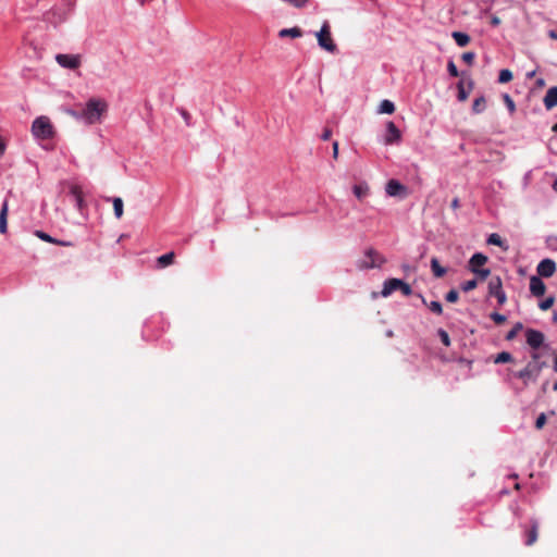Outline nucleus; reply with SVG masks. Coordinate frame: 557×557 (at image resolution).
<instances>
[{
	"label": "nucleus",
	"instance_id": "412c9836",
	"mask_svg": "<svg viewBox=\"0 0 557 557\" xmlns=\"http://www.w3.org/2000/svg\"><path fill=\"white\" fill-rule=\"evenodd\" d=\"M301 36H302V30L298 26H295L292 28H283L278 32L280 38H285V37L299 38Z\"/></svg>",
	"mask_w": 557,
	"mask_h": 557
},
{
	"label": "nucleus",
	"instance_id": "c9c22d12",
	"mask_svg": "<svg viewBox=\"0 0 557 557\" xmlns=\"http://www.w3.org/2000/svg\"><path fill=\"white\" fill-rule=\"evenodd\" d=\"M476 286H478L476 280H469L461 284V289L467 293V292H470V290L476 288Z\"/></svg>",
	"mask_w": 557,
	"mask_h": 557
},
{
	"label": "nucleus",
	"instance_id": "cd10ccee",
	"mask_svg": "<svg viewBox=\"0 0 557 557\" xmlns=\"http://www.w3.org/2000/svg\"><path fill=\"white\" fill-rule=\"evenodd\" d=\"M380 113L392 114L395 112V106L389 100H383L379 108Z\"/></svg>",
	"mask_w": 557,
	"mask_h": 557
},
{
	"label": "nucleus",
	"instance_id": "58836bf2",
	"mask_svg": "<svg viewBox=\"0 0 557 557\" xmlns=\"http://www.w3.org/2000/svg\"><path fill=\"white\" fill-rule=\"evenodd\" d=\"M35 235L40 238L44 242L53 244L55 242V238L51 237L49 234L42 232V231H36Z\"/></svg>",
	"mask_w": 557,
	"mask_h": 557
},
{
	"label": "nucleus",
	"instance_id": "9d476101",
	"mask_svg": "<svg viewBox=\"0 0 557 557\" xmlns=\"http://www.w3.org/2000/svg\"><path fill=\"white\" fill-rule=\"evenodd\" d=\"M539 529H540L539 521L536 519H531L530 527L528 529L525 528V530H524V535H525L524 544L527 546H532L537 541Z\"/></svg>",
	"mask_w": 557,
	"mask_h": 557
},
{
	"label": "nucleus",
	"instance_id": "aec40b11",
	"mask_svg": "<svg viewBox=\"0 0 557 557\" xmlns=\"http://www.w3.org/2000/svg\"><path fill=\"white\" fill-rule=\"evenodd\" d=\"M175 260V253L173 251H170L165 255L160 256L157 258V264L158 268L163 269L174 263Z\"/></svg>",
	"mask_w": 557,
	"mask_h": 557
},
{
	"label": "nucleus",
	"instance_id": "a211bd4d",
	"mask_svg": "<svg viewBox=\"0 0 557 557\" xmlns=\"http://www.w3.org/2000/svg\"><path fill=\"white\" fill-rule=\"evenodd\" d=\"M468 86H469V90L467 91L465 89V85H463V78L457 84V89H458V95H457V98L459 101L463 102L468 99L469 97V92L472 90L473 88V81L469 78L468 81Z\"/></svg>",
	"mask_w": 557,
	"mask_h": 557
},
{
	"label": "nucleus",
	"instance_id": "2eb2a0df",
	"mask_svg": "<svg viewBox=\"0 0 557 557\" xmlns=\"http://www.w3.org/2000/svg\"><path fill=\"white\" fill-rule=\"evenodd\" d=\"M530 292L535 297H541L546 292L544 282L539 276H531L530 278Z\"/></svg>",
	"mask_w": 557,
	"mask_h": 557
},
{
	"label": "nucleus",
	"instance_id": "f257e3e1",
	"mask_svg": "<svg viewBox=\"0 0 557 557\" xmlns=\"http://www.w3.org/2000/svg\"><path fill=\"white\" fill-rule=\"evenodd\" d=\"M109 104L104 99L91 97L88 99L84 109L79 113L70 111V114L75 119H82L88 125H94L102 121V117L107 114Z\"/></svg>",
	"mask_w": 557,
	"mask_h": 557
},
{
	"label": "nucleus",
	"instance_id": "f704fd0d",
	"mask_svg": "<svg viewBox=\"0 0 557 557\" xmlns=\"http://www.w3.org/2000/svg\"><path fill=\"white\" fill-rule=\"evenodd\" d=\"M554 302H555V298L553 296H550V297H547L546 299H544L543 301H541L539 304V307L541 310L546 311L553 307Z\"/></svg>",
	"mask_w": 557,
	"mask_h": 557
},
{
	"label": "nucleus",
	"instance_id": "f3484780",
	"mask_svg": "<svg viewBox=\"0 0 557 557\" xmlns=\"http://www.w3.org/2000/svg\"><path fill=\"white\" fill-rule=\"evenodd\" d=\"M543 101L547 110H552L557 106V86L550 87L547 90Z\"/></svg>",
	"mask_w": 557,
	"mask_h": 557
},
{
	"label": "nucleus",
	"instance_id": "09e8293b",
	"mask_svg": "<svg viewBox=\"0 0 557 557\" xmlns=\"http://www.w3.org/2000/svg\"><path fill=\"white\" fill-rule=\"evenodd\" d=\"M53 244L54 245H59V246H63V247H70V246L73 245L71 242L59 240V239H55V242Z\"/></svg>",
	"mask_w": 557,
	"mask_h": 557
},
{
	"label": "nucleus",
	"instance_id": "1a4fd4ad",
	"mask_svg": "<svg viewBox=\"0 0 557 557\" xmlns=\"http://www.w3.org/2000/svg\"><path fill=\"white\" fill-rule=\"evenodd\" d=\"M385 191L391 197H407V187L396 180H389L386 184Z\"/></svg>",
	"mask_w": 557,
	"mask_h": 557
},
{
	"label": "nucleus",
	"instance_id": "49530a36",
	"mask_svg": "<svg viewBox=\"0 0 557 557\" xmlns=\"http://www.w3.org/2000/svg\"><path fill=\"white\" fill-rule=\"evenodd\" d=\"M180 113H181L182 117L184 119V121L186 122V124L188 125L189 120H190V114L185 109H180Z\"/></svg>",
	"mask_w": 557,
	"mask_h": 557
},
{
	"label": "nucleus",
	"instance_id": "79ce46f5",
	"mask_svg": "<svg viewBox=\"0 0 557 557\" xmlns=\"http://www.w3.org/2000/svg\"><path fill=\"white\" fill-rule=\"evenodd\" d=\"M490 318L498 325L506 322V317L504 314H500L498 312L491 313Z\"/></svg>",
	"mask_w": 557,
	"mask_h": 557
},
{
	"label": "nucleus",
	"instance_id": "dca6fc26",
	"mask_svg": "<svg viewBox=\"0 0 557 557\" xmlns=\"http://www.w3.org/2000/svg\"><path fill=\"white\" fill-rule=\"evenodd\" d=\"M70 194L73 196L76 207L79 211H82L86 207V202L84 200V194L82 187L76 184H72L70 186Z\"/></svg>",
	"mask_w": 557,
	"mask_h": 557
},
{
	"label": "nucleus",
	"instance_id": "5701e85b",
	"mask_svg": "<svg viewBox=\"0 0 557 557\" xmlns=\"http://www.w3.org/2000/svg\"><path fill=\"white\" fill-rule=\"evenodd\" d=\"M503 289V283L499 276H494L488 282V294L494 296Z\"/></svg>",
	"mask_w": 557,
	"mask_h": 557
},
{
	"label": "nucleus",
	"instance_id": "c85d7f7f",
	"mask_svg": "<svg viewBox=\"0 0 557 557\" xmlns=\"http://www.w3.org/2000/svg\"><path fill=\"white\" fill-rule=\"evenodd\" d=\"M485 106H486L485 98H484L483 96L478 97V98L473 101V104H472V111H473L474 113H481V112L485 109Z\"/></svg>",
	"mask_w": 557,
	"mask_h": 557
},
{
	"label": "nucleus",
	"instance_id": "473e14b6",
	"mask_svg": "<svg viewBox=\"0 0 557 557\" xmlns=\"http://www.w3.org/2000/svg\"><path fill=\"white\" fill-rule=\"evenodd\" d=\"M512 79V72L510 70L504 69L499 72L498 82L500 84L509 83Z\"/></svg>",
	"mask_w": 557,
	"mask_h": 557
},
{
	"label": "nucleus",
	"instance_id": "c03bdc74",
	"mask_svg": "<svg viewBox=\"0 0 557 557\" xmlns=\"http://www.w3.org/2000/svg\"><path fill=\"white\" fill-rule=\"evenodd\" d=\"M494 297L497 298V301L500 306L504 305L507 300L506 294L503 289L500 292H498L497 294H495Z\"/></svg>",
	"mask_w": 557,
	"mask_h": 557
},
{
	"label": "nucleus",
	"instance_id": "0eeeda50",
	"mask_svg": "<svg viewBox=\"0 0 557 557\" xmlns=\"http://www.w3.org/2000/svg\"><path fill=\"white\" fill-rule=\"evenodd\" d=\"M486 262L487 257L483 253L476 252L469 260V269L481 280H485L491 274L488 269H481Z\"/></svg>",
	"mask_w": 557,
	"mask_h": 557
},
{
	"label": "nucleus",
	"instance_id": "13d9d810",
	"mask_svg": "<svg viewBox=\"0 0 557 557\" xmlns=\"http://www.w3.org/2000/svg\"><path fill=\"white\" fill-rule=\"evenodd\" d=\"M539 85L543 86L544 85V81L543 79H539Z\"/></svg>",
	"mask_w": 557,
	"mask_h": 557
},
{
	"label": "nucleus",
	"instance_id": "bb28decb",
	"mask_svg": "<svg viewBox=\"0 0 557 557\" xmlns=\"http://www.w3.org/2000/svg\"><path fill=\"white\" fill-rule=\"evenodd\" d=\"M112 203H113V210H114V215L116 216V219H121L123 216V200L120 198V197H115L112 199Z\"/></svg>",
	"mask_w": 557,
	"mask_h": 557
},
{
	"label": "nucleus",
	"instance_id": "e433bc0d",
	"mask_svg": "<svg viewBox=\"0 0 557 557\" xmlns=\"http://www.w3.org/2000/svg\"><path fill=\"white\" fill-rule=\"evenodd\" d=\"M504 102L507 106L509 112L512 114L516 111V104L508 94L503 96Z\"/></svg>",
	"mask_w": 557,
	"mask_h": 557
},
{
	"label": "nucleus",
	"instance_id": "603ef678",
	"mask_svg": "<svg viewBox=\"0 0 557 557\" xmlns=\"http://www.w3.org/2000/svg\"><path fill=\"white\" fill-rule=\"evenodd\" d=\"M548 37H549V38H552V39H554V40H557V32H556V30H554V29H550V30L548 32Z\"/></svg>",
	"mask_w": 557,
	"mask_h": 557
},
{
	"label": "nucleus",
	"instance_id": "f8f14e48",
	"mask_svg": "<svg viewBox=\"0 0 557 557\" xmlns=\"http://www.w3.org/2000/svg\"><path fill=\"white\" fill-rule=\"evenodd\" d=\"M528 345L533 348H540L544 343V334L537 330L529 329L525 333Z\"/></svg>",
	"mask_w": 557,
	"mask_h": 557
},
{
	"label": "nucleus",
	"instance_id": "20e7f679",
	"mask_svg": "<svg viewBox=\"0 0 557 557\" xmlns=\"http://www.w3.org/2000/svg\"><path fill=\"white\" fill-rule=\"evenodd\" d=\"M32 134L38 139L47 140L54 137L55 129L50 119L48 116L41 115L33 121Z\"/></svg>",
	"mask_w": 557,
	"mask_h": 557
},
{
	"label": "nucleus",
	"instance_id": "bf43d9fd",
	"mask_svg": "<svg viewBox=\"0 0 557 557\" xmlns=\"http://www.w3.org/2000/svg\"><path fill=\"white\" fill-rule=\"evenodd\" d=\"M553 388H554V391H557V381L555 382Z\"/></svg>",
	"mask_w": 557,
	"mask_h": 557
},
{
	"label": "nucleus",
	"instance_id": "5fc2aeb1",
	"mask_svg": "<svg viewBox=\"0 0 557 557\" xmlns=\"http://www.w3.org/2000/svg\"><path fill=\"white\" fill-rule=\"evenodd\" d=\"M554 371L557 373V357L554 360Z\"/></svg>",
	"mask_w": 557,
	"mask_h": 557
},
{
	"label": "nucleus",
	"instance_id": "f03ea898",
	"mask_svg": "<svg viewBox=\"0 0 557 557\" xmlns=\"http://www.w3.org/2000/svg\"><path fill=\"white\" fill-rule=\"evenodd\" d=\"M74 7L75 0H62L60 4H55L44 12L41 20L48 25L58 27L67 21Z\"/></svg>",
	"mask_w": 557,
	"mask_h": 557
},
{
	"label": "nucleus",
	"instance_id": "7ed1b4c3",
	"mask_svg": "<svg viewBox=\"0 0 557 557\" xmlns=\"http://www.w3.org/2000/svg\"><path fill=\"white\" fill-rule=\"evenodd\" d=\"M531 357L532 360L522 370L515 373L518 379L522 380L525 386L530 381L535 382L542 370L546 367V362L540 361L539 352H533Z\"/></svg>",
	"mask_w": 557,
	"mask_h": 557
},
{
	"label": "nucleus",
	"instance_id": "9b49d317",
	"mask_svg": "<svg viewBox=\"0 0 557 557\" xmlns=\"http://www.w3.org/2000/svg\"><path fill=\"white\" fill-rule=\"evenodd\" d=\"M536 271L542 277H550L556 271V263L552 259H544L537 264Z\"/></svg>",
	"mask_w": 557,
	"mask_h": 557
},
{
	"label": "nucleus",
	"instance_id": "4c0bfd02",
	"mask_svg": "<svg viewBox=\"0 0 557 557\" xmlns=\"http://www.w3.org/2000/svg\"><path fill=\"white\" fill-rule=\"evenodd\" d=\"M437 334H438V336H440V338H441L442 343H443L446 347L450 346V338H449L448 333H447L445 330L440 329V330L437 331Z\"/></svg>",
	"mask_w": 557,
	"mask_h": 557
},
{
	"label": "nucleus",
	"instance_id": "37998d69",
	"mask_svg": "<svg viewBox=\"0 0 557 557\" xmlns=\"http://www.w3.org/2000/svg\"><path fill=\"white\" fill-rule=\"evenodd\" d=\"M546 423V416L545 413H541L537 418H536V421H535V428L537 430H541Z\"/></svg>",
	"mask_w": 557,
	"mask_h": 557
},
{
	"label": "nucleus",
	"instance_id": "b1692460",
	"mask_svg": "<svg viewBox=\"0 0 557 557\" xmlns=\"http://www.w3.org/2000/svg\"><path fill=\"white\" fill-rule=\"evenodd\" d=\"M453 38L459 47H466L470 42V36L466 33L454 32Z\"/></svg>",
	"mask_w": 557,
	"mask_h": 557
},
{
	"label": "nucleus",
	"instance_id": "4468645a",
	"mask_svg": "<svg viewBox=\"0 0 557 557\" xmlns=\"http://www.w3.org/2000/svg\"><path fill=\"white\" fill-rule=\"evenodd\" d=\"M366 258H367V260H364L362 262V265H361L362 268H374V267L380 265L383 262L382 257L374 249H369L366 252Z\"/></svg>",
	"mask_w": 557,
	"mask_h": 557
},
{
	"label": "nucleus",
	"instance_id": "2f4dec72",
	"mask_svg": "<svg viewBox=\"0 0 557 557\" xmlns=\"http://www.w3.org/2000/svg\"><path fill=\"white\" fill-rule=\"evenodd\" d=\"M512 356L510 352L508 351H502L499 352L496 358L494 359V362L495 363H505V362H511L512 361Z\"/></svg>",
	"mask_w": 557,
	"mask_h": 557
},
{
	"label": "nucleus",
	"instance_id": "4be33fe9",
	"mask_svg": "<svg viewBox=\"0 0 557 557\" xmlns=\"http://www.w3.org/2000/svg\"><path fill=\"white\" fill-rule=\"evenodd\" d=\"M354 195L362 200L369 195V185L367 183H360L352 187Z\"/></svg>",
	"mask_w": 557,
	"mask_h": 557
},
{
	"label": "nucleus",
	"instance_id": "de8ad7c7",
	"mask_svg": "<svg viewBox=\"0 0 557 557\" xmlns=\"http://www.w3.org/2000/svg\"><path fill=\"white\" fill-rule=\"evenodd\" d=\"M332 147H333V158L336 160L338 158V141H334Z\"/></svg>",
	"mask_w": 557,
	"mask_h": 557
},
{
	"label": "nucleus",
	"instance_id": "72a5a7b5",
	"mask_svg": "<svg viewBox=\"0 0 557 557\" xmlns=\"http://www.w3.org/2000/svg\"><path fill=\"white\" fill-rule=\"evenodd\" d=\"M523 329V325L521 322H517L513 327L507 333L506 339L512 341L516 338L517 334Z\"/></svg>",
	"mask_w": 557,
	"mask_h": 557
},
{
	"label": "nucleus",
	"instance_id": "393cba45",
	"mask_svg": "<svg viewBox=\"0 0 557 557\" xmlns=\"http://www.w3.org/2000/svg\"><path fill=\"white\" fill-rule=\"evenodd\" d=\"M431 269H432L434 276H436V277H443L446 274V269L440 264V262L436 258H432Z\"/></svg>",
	"mask_w": 557,
	"mask_h": 557
},
{
	"label": "nucleus",
	"instance_id": "4d7b16f0",
	"mask_svg": "<svg viewBox=\"0 0 557 557\" xmlns=\"http://www.w3.org/2000/svg\"><path fill=\"white\" fill-rule=\"evenodd\" d=\"M552 131L557 132V123L553 125Z\"/></svg>",
	"mask_w": 557,
	"mask_h": 557
},
{
	"label": "nucleus",
	"instance_id": "ddd939ff",
	"mask_svg": "<svg viewBox=\"0 0 557 557\" xmlns=\"http://www.w3.org/2000/svg\"><path fill=\"white\" fill-rule=\"evenodd\" d=\"M401 138L400 131L397 128L394 122L389 121L386 124V135L384 141L386 145L398 143Z\"/></svg>",
	"mask_w": 557,
	"mask_h": 557
},
{
	"label": "nucleus",
	"instance_id": "3c124183",
	"mask_svg": "<svg viewBox=\"0 0 557 557\" xmlns=\"http://www.w3.org/2000/svg\"><path fill=\"white\" fill-rule=\"evenodd\" d=\"M5 151V143L3 140V138L0 136V157L4 153Z\"/></svg>",
	"mask_w": 557,
	"mask_h": 557
},
{
	"label": "nucleus",
	"instance_id": "a18cd8bd",
	"mask_svg": "<svg viewBox=\"0 0 557 557\" xmlns=\"http://www.w3.org/2000/svg\"><path fill=\"white\" fill-rule=\"evenodd\" d=\"M331 136H332V131H331V128L325 127V128L323 129L322 135H321V139H322V140H329V139L331 138Z\"/></svg>",
	"mask_w": 557,
	"mask_h": 557
},
{
	"label": "nucleus",
	"instance_id": "39448f33",
	"mask_svg": "<svg viewBox=\"0 0 557 557\" xmlns=\"http://www.w3.org/2000/svg\"><path fill=\"white\" fill-rule=\"evenodd\" d=\"M315 36L320 48L323 50L331 53H334L337 50V46L332 38L330 23L327 21L322 24L321 29L315 34Z\"/></svg>",
	"mask_w": 557,
	"mask_h": 557
},
{
	"label": "nucleus",
	"instance_id": "864d4df0",
	"mask_svg": "<svg viewBox=\"0 0 557 557\" xmlns=\"http://www.w3.org/2000/svg\"><path fill=\"white\" fill-rule=\"evenodd\" d=\"M491 23H492L493 25H498V24L500 23V20H499V17L494 16V17L492 18V22H491Z\"/></svg>",
	"mask_w": 557,
	"mask_h": 557
},
{
	"label": "nucleus",
	"instance_id": "a878e982",
	"mask_svg": "<svg viewBox=\"0 0 557 557\" xmlns=\"http://www.w3.org/2000/svg\"><path fill=\"white\" fill-rule=\"evenodd\" d=\"M421 299L423 305L428 306L433 313L438 315L443 313V307L440 301H431L430 304H428L423 296H421Z\"/></svg>",
	"mask_w": 557,
	"mask_h": 557
},
{
	"label": "nucleus",
	"instance_id": "423d86ee",
	"mask_svg": "<svg viewBox=\"0 0 557 557\" xmlns=\"http://www.w3.org/2000/svg\"><path fill=\"white\" fill-rule=\"evenodd\" d=\"M400 290L405 296L412 294V288L409 284L400 278H388L384 282L381 295L383 297L389 296L393 292Z\"/></svg>",
	"mask_w": 557,
	"mask_h": 557
},
{
	"label": "nucleus",
	"instance_id": "ea45409f",
	"mask_svg": "<svg viewBox=\"0 0 557 557\" xmlns=\"http://www.w3.org/2000/svg\"><path fill=\"white\" fill-rule=\"evenodd\" d=\"M445 299L448 302H456L459 299V294L456 289H450L446 295Z\"/></svg>",
	"mask_w": 557,
	"mask_h": 557
},
{
	"label": "nucleus",
	"instance_id": "7c9ffc66",
	"mask_svg": "<svg viewBox=\"0 0 557 557\" xmlns=\"http://www.w3.org/2000/svg\"><path fill=\"white\" fill-rule=\"evenodd\" d=\"M447 71H448L449 75L453 76V77L461 76L462 78H465V76H466L465 72L460 73L458 71L456 64L451 60H449L448 63H447Z\"/></svg>",
	"mask_w": 557,
	"mask_h": 557
},
{
	"label": "nucleus",
	"instance_id": "8fccbe9b",
	"mask_svg": "<svg viewBox=\"0 0 557 557\" xmlns=\"http://www.w3.org/2000/svg\"><path fill=\"white\" fill-rule=\"evenodd\" d=\"M450 207H451V209H453V210H457V209H459V208H460V201H459V199H458V198H454V199L451 200Z\"/></svg>",
	"mask_w": 557,
	"mask_h": 557
},
{
	"label": "nucleus",
	"instance_id": "6e6552de",
	"mask_svg": "<svg viewBox=\"0 0 557 557\" xmlns=\"http://www.w3.org/2000/svg\"><path fill=\"white\" fill-rule=\"evenodd\" d=\"M55 61L64 69L77 70L82 64V55L59 53L55 55Z\"/></svg>",
	"mask_w": 557,
	"mask_h": 557
},
{
	"label": "nucleus",
	"instance_id": "c756f323",
	"mask_svg": "<svg viewBox=\"0 0 557 557\" xmlns=\"http://www.w3.org/2000/svg\"><path fill=\"white\" fill-rule=\"evenodd\" d=\"M487 244L499 246V247L504 248L505 250L508 248L507 246H505V243L502 239V237L496 233H493L488 236Z\"/></svg>",
	"mask_w": 557,
	"mask_h": 557
},
{
	"label": "nucleus",
	"instance_id": "6e6d98bb",
	"mask_svg": "<svg viewBox=\"0 0 557 557\" xmlns=\"http://www.w3.org/2000/svg\"><path fill=\"white\" fill-rule=\"evenodd\" d=\"M553 188L557 193V180L554 182Z\"/></svg>",
	"mask_w": 557,
	"mask_h": 557
},
{
	"label": "nucleus",
	"instance_id": "a19ab883",
	"mask_svg": "<svg viewBox=\"0 0 557 557\" xmlns=\"http://www.w3.org/2000/svg\"><path fill=\"white\" fill-rule=\"evenodd\" d=\"M461 59L465 63L472 65V63L475 59V53L472 51L465 52V53H462Z\"/></svg>",
	"mask_w": 557,
	"mask_h": 557
},
{
	"label": "nucleus",
	"instance_id": "6ab92c4d",
	"mask_svg": "<svg viewBox=\"0 0 557 557\" xmlns=\"http://www.w3.org/2000/svg\"><path fill=\"white\" fill-rule=\"evenodd\" d=\"M8 211H9V206H8V201L5 200L2 203V207H1V210H0V233L1 234H4L7 232V227H8Z\"/></svg>",
	"mask_w": 557,
	"mask_h": 557
}]
</instances>
